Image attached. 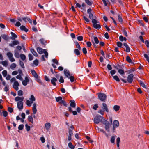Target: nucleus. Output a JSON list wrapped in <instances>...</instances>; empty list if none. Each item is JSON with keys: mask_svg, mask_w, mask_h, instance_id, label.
<instances>
[{"mask_svg": "<svg viewBox=\"0 0 149 149\" xmlns=\"http://www.w3.org/2000/svg\"><path fill=\"white\" fill-rule=\"evenodd\" d=\"M120 139L119 137H118L116 140V142L117 144V147L118 149H119L120 146Z\"/></svg>", "mask_w": 149, "mask_h": 149, "instance_id": "obj_24", "label": "nucleus"}, {"mask_svg": "<svg viewBox=\"0 0 149 149\" xmlns=\"http://www.w3.org/2000/svg\"><path fill=\"white\" fill-rule=\"evenodd\" d=\"M29 81V80L28 77L27 76L25 78V80L23 81L22 82V84L23 85L26 86L27 85Z\"/></svg>", "mask_w": 149, "mask_h": 149, "instance_id": "obj_11", "label": "nucleus"}, {"mask_svg": "<svg viewBox=\"0 0 149 149\" xmlns=\"http://www.w3.org/2000/svg\"><path fill=\"white\" fill-rule=\"evenodd\" d=\"M34 64L36 65L37 66L38 64V61L37 59H36L33 61Z\"/></svg>", "mask_w": 149, "mask_h": 149, "instance_id": "obj_63", "label": "nucleus"}, {"mask_svg": "<svg viewBox=\"0 0 149 149\" xmlns=\"http://www.w3.org/2000/svg\"><path fill=\"white\" fill-rule=\"evenodd\" d=\"M29 17H27L21 18L20 17H18L17 20L20 22H22V20L24 21L25 22H26L28 21Z\"/></svg>", "mask_w": 149, "mask_h": 149, "instance_id": "obj_10", "label": "nucleus"}, {"mask_svg": "<svg viewBox=\"0 0 149 149\" xmlns=\"http://www.w3.org/2000/svg\"><path fill=\"white\" fill-rule=\"evenodd\" d=\"M70 102V106L72 107H75L76 106L75 101L73 100H71Z\"/></svg>", "mask_w": 149, "mask_h": 149, "instance_id": "obj_21", "label": "nucleus"}, {"mask_svg": "<svg viewBox=\"0 0 149 149\" xmlns=\"http://www.w3.org/2000/svg\"><path fill=\"white\" fill-rule=\"evenodd\" d=\"M119 125V122L117 120H114L113 123V131L114 132L115 128L118 127Z\"/></svg>", "mask_w": 149, "mask_h": 149, "instance_id": "obj_9", "label": "nucleus"}, {"mask_svg": "<svg viewBox=\"0 0 149 149\" xmlns=\"http://www.w3.org/2000/svg\"><path fill=\"white\" fill-rule=\"evenodd\" d=\"M2 113L4 117H6L8 115V112L7 111H4L2 112Z\"/></svg>", "mask_w": 149, "mask_h": 149, "instance_id": "obj_46", "label": "nucleus"}, {"mask_svg": "<svg viewBox=\"0 0 149 149\" xmlns=\"http://www.w3.org/2000/svg\"><path fill=\"white\" fill-rule=\"evenodd\" d=\"M101 108L103 110L100 109L98 111V113L102 115H104V111H106L107 112H109V111L107 106L105 103H102V106Z\"/></svg>", "mask_w": 149, "mask_h": 149, "instance_id": "obj_4", "label": "nucleus"}, {"mask_svg": "<svg viewBox=\"0 0 149 149\" xmlns=\"http://www.w3.org/2000/svg\"><path fill=\"white\" fill-rule=\"evenodd\" d=\"M31 72L32 75L35 78H37L38 77V74L34 70H32Z\"/></svg>", "mask_w": 149, "mask_h": 149, "instance_id": "obj_18", "label": "nucleus"}, {"mask_svg": "<svg viewBox=\"0 0 149 149\" xmlns=\"http://www.w3.org/2000/svg\"><path fill=\"white\" fill-rule=\"evenodd\" d=\"M25 126L27 131H29L30 129V127L27 124H26Z\"/></svg>", "mask_w": 149, "mask_h": 149, "instance_id": "obj_52", "label": "nucleus"}, {"mask_svg": "<svg viewBox=\"0 0 149 149\" xmlns=\"http://www.w3.org/2000/svg\"><path fill=\"white\" fill-rule=\"evenodd\" d=\"M74 52L77 55H79L80 54L79 50H78L77 49H75L74 50Z\"/></svg>", "mask_w": 149, "mask_h": 149, "instance_id": "obj_38", "label": "nucleus"}, {"mask_svg": "<svg viewBox=\"0 0 149 149\" xmlns=\"http://www.w3.org/2000/svg\"><path fill=\"white\" fill-rule=\"evenodd\" d=\"M29 60H32L33 59V58L32 55L31 54H29L28 55Z\"/></svg>", "mask_w": 149, "mask_h": 149, "instance_id": "obj_62", "label": "nucleus"}, {"mask_svg": "<svg viewBox=\"0 0 149 149\" xmlns=\"http://www.w3.org/2000/svg\"><path fill=\"white\" fill-rule=\"evenodd\" d=\"M31 51L34 56L36 57L37 56L38 54L32 48L31 49Z\"/></svg>", "mask_w": 149, "mask_h": 149, "instance_id": "obj_28", "label": "nucleus"}, {"mask_svg": "<svg viewBox=\"0 0 149 149\" xmlns=\"http://www.w3.org/2000/svg\"><path fill=\"white\" fill-rule=\"evenodd\" d=\"M19 64L20 66L21 67L23 68H24V65L23 63L21 61H19Z\"/></svg>", "mask_w": 149, "mask_h": 149, "instance_id": "obj_55", "label": "nucleus"}, {"mask_svg": "<svg viewBox=\"0 0 149 149\" xmlns=\"http://www.w3.org/2000/svg\"><path fill=\"white\" fill-rule=\"evenodd\" d=\"M12 42L13 43L14 45H16L19 44V42L17 40H14L12 41Z\"/></svg>", "mask_w": 149, "mask_h": 149, "instance_id": "obj_44", "label": "nucleus"}, {"mask_svg": "<svg viewBox=\"0 0 149 149\" xmlns=\"http://www.w3.org/2000/svg\"><path fill=\"white\" fill-rule=\"evenodd\" d=\"M24 127V125L23 124L20 125L18 127V129L20 130H22Z\"/></svg>", "mask_w": 149, "mask_h": 149, "instance_id": "obj_54", "label": "nucleus"}, {"mask_svg": "<svg viewBox=\"0 0 149 149\" xmlns=\"http://www.w3.org/2000/svg\"><path fill=\"white\" fill-rule=\"evenodd\" d=\"M36 80L38 82V83H40V84L42 85H44V83L41 81V80L39 78H38V77L37 78H36Z\"/></svg>", "mask_w": 149, "mask_h": 149, "instance_id": "obj_29", "label": "nucleus"}, {"mask_svg": "<svg viewBox=\"0 0 149 149\" xmlns=\"http://www.w3.org/2000/svg\"><path fill=\"white\" fill-rule=\"evenodd\" d=\"M68 78L70 79L71 82H72L74 81V77L73 76H70Z\"/></svg>", "mask_w": 149, "mask_h": 149, "instance_id": "obj_53", "label": "nucleus"}, {"mask_svg": "<svg viewBox=\"0 0 149 149\" xmlns=\"http://www.w3.org/2000/svg\"><path fill=\"white\" fill-rule=\"evenodd\" d=\"M56 100L57 102H59V103H60V102H61V101L62 100V97L60 96L57 97H56Z\"/></svg>", "mask_w": 149, "mask_h": 149, "instance_id": "obj_37", "label": "nucleus"}, {"mask_svg": "<svg viewBox=\"0 0 149 149\" xmlns=\"http://www.w3.org/2000/svg\"><path fill=\"white\" fill-rule=\"evenodd\" d=\"M140 84L141 86L143 87L144 88H146V85L144 84L143 82L142 81L140 82Z\"/></svg>", "mask_w": 149, "mask_h": 149, "instance_id": "obj_60", "label": "nucleus"}, {"mask_svg": "<svg viewBox=\"0 0 149 149\" xmlns=\"http://www.w3.org/2000/svg\"><path fill=\"white\" fill-rule=\"evenodd\" d=\"M123 45L126 47V51L127 52H129L130 51V49L128 45L126 43H124Z\"/></svg>", "mask_w": 149, "mask_h": 149, "instance_id": "obj_20", "label": "nucleus"}, {"mask_svg": "<svg viewBox=\"0 0 149 149\" xmlns=\"http://www.w3.org/2000/svg\"><path fill=\"white\" fill-rule=\"evenodd\" d=\"M134 75L133 74H129L127 78V81L128 83H131L133 79Z\"/></svg>", "mask_w": 149, "mask_h": 149, "instance_id": "obj_8", "label": "nucleus"}, {"mask_svg": "<svg viewBox=\"0 0 149 149\" xmlns=\"http://www.w3.org/2000/svg\"><path fill=\"white\" fill-rule=\"evenodd\" d=\"M120 107L118 105H115L113 107V109L114 110L116 111H117L118 110H119Z\"/></svg>", "mask_w": 149, "mask_h": 149, "instance_id": "obj_32", "label": "nucleus"}, {"mask_svg": "<svg viewBox=\"0 0 149 149\" xmlns=\"http://www.w3.org/2000/svg\"><path fill=\"white\" fill-rule=\"evenodd\" d=\"M144 56L147 61L149 63V58L148 55L146 54H144Z\"/></svg>", "mask_w": 149, "mask_h": 149, "instance_id": "obj_57", "label": "nucleus"}, {"mask_svg": "<svg viewBox=\"0 0 149 149\" xmlns=\"http://www.w3.org/2000/svg\"><path fill=\"white\" fill-rule=\"evenodd\" d=\"M95 42L96 44H98L99 43V41L97 37L94 36L93 37Z\"/></svg>", "mask_w": 149, "mask_h": 149, "instance_id": "obj_39", "label": "nucleus"}, {"mask_svg": "<svg viewBox=\"0 0 149 149\" xmlns=\"http://www.w3.org/2000/svg\"><path fill=\"white\" fill-rule=\"evenodd\" d=\"M28 120L29 122L31 123H33V120L32 117L31 116H29L28 117Z\"/></svg>", "mask_w": 149, "mask_h": 149, "instance_id": "obj_23", "label": "nucleus"}, {"mask_svg": "<svg viewBox=\"0 0 149 149\" xmlns=\"http://www.w3.org/2000/svg\"><path fill=\"white\" fill-rule=\"evenodd\" d=\"M20 29L21 30L27 32L28 31V29L26 28L24 26L22 25L20 27Z\"/></svg>", "mask_w": 149, "mask_h": 149, "instance_id": "obj_25", "label": "nucleus"}, {"mask_svg": "<svg viewBox=\"0 0 149 149\" xmlns=\"http://www.w3.org/2000/svg\"><path fill=\"white\" fill-rule=\"evenodd\" d=\"M6 55L9 58L13 56V54L11 52L7 53Z\"/></svg>", "mask_w": 149, "mask_h": 149, "instance_id": "obj_43", "label": "nucleus"}, {"mask_svg": "<svg viewBox=\"0 0 149 149\" xmlns=\"http://www.w3.org/2000/svg\"><path fill=\"white\" fill-rule=\"evenodd\" d=\"M103 124L105 125V129L108 132H109L110 124L109 122L105 120Z\"/></svg>", "mask_w": 149, "mask_h": 149, "instance_id": "obj_7", "label": "nucleus"}, {"mask_svg": "<svg viewBox=\"0 0 149 149\" xmlns=\"http://www.w3.org/2000/svg\"><path fill=\"white\" fill-rule=\"evenodd\" d=\"M37 50L38 52L40 54H41L43 53H44L45 55H43L42 56V59L43 61H45V57L47 58L48 56V53L46 51L45 49H43L42 48L38 47L37 49Z\"/></svg>", "mask_w": 149, "mask_h": 149, "instance_id": "obj_2", "label": "nucleus"}, {"mask_svg": "<svg viewBox=\"0 0 149 149\" xmlns=\"http://www.w3.org/2000/svg\"><path fill=\"white\" fill-rule=\"evenodd\" d=\"M16 67V65L14 63H12L10 66V68L13 70H14L15 69V68Z\"/></svg>", "mask_w": 149, "mask_h": 149, "instance_id": "obj_36", "label": "nucleus"}, {"mask_svg": "<svg viewBox=\"0 0 149 149\" xmlns=\"http://www.w3.org/2000/svg\"><path fill=\"white\" fill-rule=\"evenodd\" d=\"M59 81L61 83H64V80L63 79V77L62 76H61L60 77Z\"/></svg>", "mask_w": 149, "mask_h": 149, "instance_id": "obj_56", "label": "nucleus"}, {"mask_svg": "<svg viewBox=\"0 0 149 149\" xmlns=\"http://www.w3.org/2000/svg\"><path fill=\"white\" fill-rule=\"evenodd\" d=\"M86 3L89 5H91L92 3L89 0H85Z\"/></svg>", "mask_w": 149, "mask_h": 149, "instance_id": "obj_59", "label": "nucleus"}, {"mask_svg": "<svg viewBox=\"0 0 149 149\" xmlns=\"http://www.w3.org/2000/svg\"><path fill=\"white\" fill-rule=\"evenodd\" d=\"M10 33L12 36V37H11L10 38L11 39L13 40H14L15 38L17 37V36L13 32H11Z\"/></svg>", "mask_w": 149, "mask_h": 149, "instance_id": "obj_19", "label": "nucleus"}, {"mask_svg": "<svg viewBox=\"0 0 149 149\" xmlns=\"http://www.w3.org/2000/svg\"><path fill=\"white\" fill-rule=\"evenodd\" d=\"M53 62L55 63L56 65H58L59 64V63L58 61L56 59H54L52 60Z\"/></svg>", "mask_w": 149, "mask_h": 149, "instance_id": "obj_49", "label": "nucleus"}, {"mask_svg": "<svg viewBox=\"0 0 149 149\" xmlns=\"http://www.w3.org/2000/svg\"><path fill=\"white\" fill-rule=\"evenodd\" d=\"M93 27L96 29H100L101 28V26L98 24H93Z\"/></svg>", "mask_w": 149, "mask_h": 149, "instance_id": "obj_40", "label": "nucleus"}, {"mask_svg": "<svg viewBox=\"0 0 149 149\" xmlns=\"http://www.w3.org/2000/svg\"><path fill=\"white\" fill-rule=\"evenodd\" d=\"M14 56L17 58H19V52L16 50L14 51Z\"/></svg>", "mask_w": 149, "mask_h": 149, "instance_id": "obj_26", "label": "nucleus"}, {"mask_svg": "<svg viewBox=\"0 0 149 149\" xmlns=\"http://www.w3.org/2000/svg\"><path fill=\"white\" fill-rule=\"evenodd\" d=\"M7 71L6 70H4L2 72V74L4 77H6L7 76Z\"/></svg>", "mask_w": 149, "mask_h": 149, "instance_id": "obj_50", "label": "nucleus"}, {"mask_svg": "<svg viewBox=\"0 0 149 149\" xmlns=\"http://www.w3.org/2000/svg\"><path fill=\"white\" fill-rule=\"evenodd\" d=\"M113 79L116 81L118 82H119L120 81V79L117 76L115 75L113 76Z\"/></svg>", "mask_w": 149, "mask_h": 149, "instance_id": "obj_41", "label": "nucleus"}, {"mask_svg": "<svg viewBox=\"0 0 149 149\" xmlns=\"http://www.w3.org/2000/svg\"><path fill=\"white\" fill-rule=\"evenodd\" d=\"M118 72L121 74H124V72L123 70L122 69H118Z\"/></svg>", "mask_w": 149, "mask_h": 149, "instance_id": "obj_47", "label": "nucleus"}, {"mask_svg": "<svg viewBox=\"0 0 149 149\" xmlns=\"http://www.w3.org/2000/svg\"><path fill=\"white\" fill-rule=\"evenodd\" d=\"M98 107V105L97 104H95L93 107V108L95 110L97 109V108Z\"/></svg>", "mask_w": 149, "mask_h": 149, "instance_id": "obj_61", "label": "nucleus"}, {"mask_svg": "<svg viewBox=\"0 0 149 149\" xmlns=\"http://www.w3.org/2000/svg\"><path fill=\"white\" fill-rule=\"evenodd\" d=\"M20 57L21 59L22 60H24L26 58L25 55L24 54H22L20 55Z\"/></svg>", "mask_w": 149, "mask_h": 149, "instance_id": "obj_45", "label": "nucleus"}, {"mask_svg": "<svg viewBox=\"0 0 149 149\" xmlns=\"http://www.w3.org/2000/svg\"><path fill=\"white\" fill-rule=\"evenodd\" d=\"M57 81V79L55 77H53L51 80L52 84L54 86L56 85V82Z\"/></svg>", "mask_w": 149, "mask_h": 149, "instance_id": "obj_16", "label": "nucleus"}, {"mask_svg": "<svg viewBox=\"0 0 149 149\" xmlns=\"http://www.w3.org/2000/svg\"><path fill=\"white\" fill-rule=\"evenodd\" d=\"M119 40L121 41H123L124 40L126 41V38L125 37H123L121 35L119 36Z\"/></svg>", "mask_w": 149, "mask_h": 149, "instance_id": "obj_33", "label": "nucleus"}, {"mask_svg": "<svg viewBox=\"0 0 149 149\" xmlns=\"http://www.w3.org/2000/svg\"><path fill=\"white\" fill-rule=\"evenodd\" d=\"M1 63L3 66L5 67H6L8 65V62L6 61H2Z\"/></svg>", "mask_w": 149, "mask_h": 149, "instance_id": "obj_34", "label": "nucleus"}, {"mask_svg": "<svg viewBox=\"0 0 149 149\" xmlns=\"http://www.w3.org/2000/svg\"><path fill=\"white\" fill-rule=\"evenodd\" d=\"M116 137V135H113L111 136L110 139V141L111 143H115V140Z\"/></svg>", "mask_w": 149, "mask_h": 149, "instance_id": "obj_22", "label": "nucleus"}, {"mask_svg": "<svg viewBox=\"0 0 149 149\" xmlns=\"http://www.w3.org/2000/svg\"><path fill=\"white\" fill-rule=\"evenodd\" d=\"M77 40L79 41L83 40V37L82 36H79L77 37Z\"/></svg>", "mask_w": 149, "mask_h": 149, "instance_id": "obj_64", "label": "nucleus"}, {"mask_svg": "<svg viewBox=\"0 0 149 149\" xmlns=\"http://www.w3.org/2000/svg\"><path fill=\"white\" fill-rule=\"evenodd\" d=\"M19 86V84L18 82L17 81H15L14 83L13 86L15 89L17 91L18 90V86Z\"/></svg>", "mask_w": 149, "mask_h": 149, "instance_id": "obj_12", "label": "nucleus"}, {"mask_svg": "<svg viewBox=\"0 0 149 149\" xmlns=\"http://www.w3.org/2000/svg\"><path fill=\"white\" fill-rule=\"evenodd\" d=\"M40 43L42 45H45L46 43V41L44 38H41L39 40Z\"/></svg>", "mask_w": 149, "mask_h": 149, "instance_id": "obj_31", "label": "nucleus"}, {"mask_svg": "<svg viewBox=\"0 0 149 149\" xmlns=\"http://www.w3.org/2000/svg\"><path fill=\"white\" fill-rule=\"evenodd\" d=\"M75 45L77 48L79 50H80L81 49V47L79 45V43H78L77 42H75Z\"/></svg>", "mask_w": 149, "mask_h": 149, "instance_id": "obj_42", "label": "nucleus"}, {"mask_svg": "<svg viewBox=\"0 0 149 149\" xmlns=\"http://www.w3.org/2000/svg\"><path fill=\"white\" fill-rule=\"evenodd\" d=\"M105 120L103 117L99 115H97L94 119V123L97 124L99 123L100 122L103 123Z\"/></svg>", "mask_w": 149, "mask_h": 149, "instance_id": "obj_3", "label": "nucleus"}, {"mask_svg": "<svg viewBox=\"0 0 149 149\" xmlns=\"http://www.w3.org/2000/svg\"><path fill=\"white\" fill-rule=\"evenodd\" d=\"M37 104L36 103H34L33 104V107L32 108V111L33 112V113L34 114H35L37 111V110L36 108Z\"/></svg>", "mask_w": 149, "mask_h": 149, "instance_id": "obj_14", "label": "nucleus"}, {"mask_svg": "<svg viewBox=\"0 0 149 149\" xmlns=\"http://www.w3.org/2000/svg\"><path fill=\"white\" fill-rule=\"evenodd\" d=\"M51 127V124L50 123L47 122L45 124V127L46 130L47 131H49Z\"/></svg>", "mask_w": 149, "mask_h": 149, "instance_id": "obj_13", "label": "nucleus"}, {"mask_svg": "<svg viewBox=\"0 0 149 149\" xmlns=\"http://www.w3.org/2000/svg\"><path fill=\"white\" fill-rule=\"evenodd\" d=\"M23 94V91L21 90H19L18 92V95L19 96H21Z\"/></svg>", "mask_w": 149, "mask_h": 149, "instance_id": "obj_51", "label": "nucleus"}, {"mask_svg": "<svg viewBox=\"0 0 149 149\" xmlns=\"http://www.w3.org/2000/svg\"><path fill=\"white\" fill-rule=\"evenodd\" d=\"M16 78L20 80H22L23 79L22 77L21 76V75L20 74H19V75L17 76H16Z\"/></svg>", "mask_w": 149, "mask_h": 149, "instance_id": "obj_48", "label": "nucleus"}, {"mask_svg": "<svg viewBox=\"0 0 149 149\" xmlns=\"http://www.w3.org/2000/svg\"><path fill=\"white\" fill-rule=\"evenodd\" d=\"M64 73L65 76L68 78H69L70 76L69 71L67 69H65L64 70Z\"/></svg>", "mask_w": 149, "mask_h": 149, "instance_id": "obj_15", "label": "nucleus"}, {"mask_svg": "<svg viewBox=\"0 0 149 149\" xmlns=\"http://www.w3.org/2000/svg\"><path fill=\"white\" fill-rule=\"evenodd\" d=\"M98 97L99 99L102 101H104L106 98V96L105 94L102 93H98Z\"/></svg>", "mask_w": 149, "mask_h": 149, "instance_id": "obj_6", "label": "nucleus"}, {"mask_svg": "<svg viewBox=\"0 0 149 149\" xmlns=\"http://www.w3.org/2000/svg\"><path fill=\"white\" fill-rule=\"evenodd\" d=\"M36 100L35 97L33 95H31L29 100H28L26 101V105L28 107H30L31 104L33 103V102Z\"/></svg>", "mask_w": 149, "mask_h": 149, "instance_id": "obj_5", "label": "nucleus"}, {"mask_svg": "<svg viewBox=\"0 0 149 149\" xmlns=\"http://www.w3.org/2000/svg\"><path fill=\"white\" fill-rule=\"evenodd\" d=\"M23 97L17 96L15 98V100L16 101H17V106L19 110H21L23 108V102L24 100Z\"/></svg>", "mask_w": 149, "mask_h": 149, "instance_id": "obj_1", "label": "nucleus"}, {"mask_svg": "<svg viewBox=\"0 0 149 149\" xmlns=\"http://www.w3.org/2000/svg\"><path fill=\"white\" fill-rule=\"evenodd\" d=\"M21 25V24L19 21H17L15 24V25L17 27H19Z\"/></svg>", "mask_w": 149, "mask_h": 149, "instance_id": "obj_58", "label": "nucleus"}, {"mask_svg": "<svg viewBox=\"0 0 149 149\" xmlns=\"http://www.w3.org/2000/svg\"><path fill=\"white\" fill-rule=\"evenodd\" d=\"M126 60L129 63H130L132 64L133 63L132 62V61L130 57L128 56L126 57Z\"/></svg>", "mask_w": 149, "mask_h": 149, "instance_id": "obj_35", "label": "nucleus"}, {"mask_svg": "<svg viewBox=\"0 0 149 149\" xmlns=\"http://www.w3.org/2000/svg\"><path fill=\"white\" fill-rule=\"evenodd\" d=\"M74 129V127L72 125L70 126V128H69V135H73L72 130Z\"/></svg>", "mask_w": 149, "mask_h": 149, "instance_id": "obj_17", "label": "nucleus"}, {"mask_svg": "<svg viewBox=\"0 0 149 149\" xmlns=\"http://www.w3.org/2000/svg\"><path fill=\"white\" fill-rule=\"evenodd\" d=\"M68 146L71 149H74L75 148V146L70 142L68 143Z\"/></svg>", "mask_w": 149, "mask_h": 149, "instance_id": "obj_30", "label": "nucleus"}, {"mask_svg": "<svg viewBox=\"0 0 149 149\" xmlns=\"http://www.w3.org/2000/svg\"><path fill=\"white\" fill-rule=\"evenodd\" d=\"M104 6H107V5L110 3L109 1L108 0H102Z\"/></svg>", "mask_w": 149, "mask_h": 149, "instance_id": "obj_27", "label": "nucleus"}]
</instances>
